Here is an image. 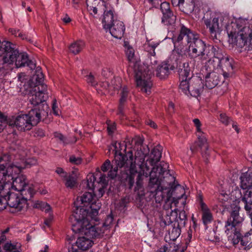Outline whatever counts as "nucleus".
Masks as SVG:
<instances>
[{
	"label": "nucleus",
	"mask_w": 252,
	"mask_h": 252,
	"mask_svg": "<svg viewBox=\"0 0 252 252\" xmlns=\"http://www.w3.org/2000/svg\"><path fill=\"white\" fill-rule=\"evenodd\" d=\"M202 211V219L205 225L210 223L213 220V216L210 210L207 207V206H200Z\"/></svg>",
	"instance_id": "e433bc0d"
},
{
	"label": "nucleus",
	"mask_w": 252,
	"mask_h": 252,
	"mask_svg": "<svg viewBox=\"0 0 252 252\" xmlns=\"http://www.w3.org/2000/svg\"><path fill=\"white\" fill-rule=\"evenodd\" d=\"M213 52L212 60H215V59H216L217 61H215V63L218 64V62L221 61L225 56L223 55L222 50L218 46H213Z\"/></svg>",
	"instance_id": "a19ab883"
},
{
	"label": "nucleus",
	"mask_w": 252,
	"mask_h": 252,
	"mask_svg": "<svg viewBox=\"0 0 252 252\" xmlns=\"http://www.w3.org/2000/svg\"><path fill=\"white\" fill-rule=\"evenodd\" d=\"M241 187L244 189H248L252 187V172L242 174L240 177Z\"/></svg>",
	"instance_id": "c756f323"
},
{
	"label": "nucleus",
	"mask_w": 252,
	"mask_h": 252,
	"mask_svg": "<svg viewBox=\"0 0 252 252\" xmlns=\"http://www.w3.org/2000/svg\"><path fill=\"white\" fill-rule=\"evenodd\" d=\"M128 94V89L125 86L123 88L120 94L121 98L119 100V105L118 107L119 114H123V110L124 108V104L125 102L126 101Z\"/></svg>",
	"instance_id": "473e14b6"
},
{
	"label": "nucleus",
	"mask_w": 252,
	"mask_h": 252,
	"mask_svg": "<svg viewBox=\"0 0 252 252\" xmlns=\"http://www.w3.org/2000/svg\"><path fill=\"white\" fill-rule=\"evenodd\" d=\"M229 198V197L228 194L225 193H220L219 195L218 199L220 203L224 204L225 202L228 201Z\"/></svg>",
	"instance_id": "13d9d810"
},
{
	"label": "nucleus",
	"mask_w": 252,
	"mask_h": 252,
	"mask_svg": "<svg viewBox=\"0 0 252 252\" xmlns=\"http://www.w3.org/2000/svg\"><path fill=\"white\" fill-rule=\"evenodd\" d=\"M92 0H86V4L87 9L89 11H92L94 14L97 13V9L96 6V3H92Z\"/></svg>",
	"instance_id": "3c124183"
},
{
	"label": "nucleus",
	"mask_w": 252,
	"mask_h": 252,
	"mask_svg": "<svg viewBox=\"0 0 252 252\" xmlns=\"http://www.w3.org/2000/svg\"><path fill=\"white\" fill-rule=\"evenodd\" d=\"M54 137L59 139L61 141L63 142L64 145L74 143L77 141V138L75 136L74 137L73 140H70L66 138L62 133L58 132H55L54 133Z\"/></svg>",
	"instance_id": "de8ad7c7"
},
{
	"label": "nucleus",
	"mask_w": 252,
	"mask_h": 252,
	"mask_svg": "<svg viewBox=\"0 0 252 252\" xmlns=\"http://www.w3.org/2000/svg\"><path fill=\"white\" fill-rule=\"evenodd\" d=\"M112 146L114 147L115 151V161L116 166L113 167L111 165V162L109 159H107L102 164L101 166V170L103 172H106L109 169L110 171L108 172V175L111 179H114L117 176L119 180V176L121 175V173L125 172V171H121L120 174H118V167L122 168L123 167L127 166L128 164L132 163V155L129 156L130 159H128L126 155H123L121 152H120L118 155L117 153L118 151L119 148H120L121 143L117 142H113L112 143Z\"/></svg>",
	"instance_id": "20e7f679"
},
{
	"label": "nucleus",
	"mask_w": 252,
	"mask_h": 252,
	"mask_svg": "<svg viewBox=\"0 0 252 252\" xmlns=\"http://www.w3.org/2000/svg\"><path fill=\"white\" fill-rule=\"evenodd\" d=\"M230 232L232 234L228 236V241H231L234 245L238 244L242 238L241 233L237 230L236 227L234 230H230L229 233Z\"/></svg>",
	"instance_id": "ea45409f"
},
{
	"label": "nucleus",
	"mask_w": 252,
	"mask_h": 252,
	"mask_svg": "<svg viewBox=\"0 0 252 252\" xmlns=\"http://www.w3.org/2000/svg\"><path fill=\"white\" fill-rule=\"evenodd\" d=\"M232 27H236L238 28V31H231L228 32L229 39H231V43H235L236 45L240 48L243 47L247 45L248 42L250 43V39L252 32L249 27H238V22L233 24ZM228 32V30H227Z\"/></svg>",
	"instance_id": "1a4fd4ad"
},
{
	"label": "nucleus",
	"mask_w": 252,
	"mask_h": 252,
	"mask_svg": "<svg viewBox=\"0 0 252 252\" xmlns=\"http://www.w3.org/2000/svg\"><path fill=\"white\" fill-rule=\"evenodd\" d=\"M190 64L191 62L186 61L179 65L178 74L180 82L193 77L192 67L190 66Z\"/></svg>",
	"instance_id": "4be33fe9"
},
{
	"label": "nucleus",
	"mask_w": 252,
	"mask_h": 252,
	"mask_svg": "<svg viewBox=\"0 0 252 252\" xmlns=\"http://www.w3.org/2000/svg\"><path fill=\"white\" fill-rule=\"evenodd\" d=\"M10 158L9 156L3 155L0 157V178L2 177L8 178L12 177V172H18L17 164L10 163Z\"/></svg>",
	"instance_id": "2eb2a0df"
},
{
	"label": "nucleus",
	"mask_w": 252,
	"mask_h": 252,
	"mask_svg": "<svg viewBox=\"0 0 252 252\" xmlns=\"http://www.w3.org/2000/svg\"><path fill=\"white\" fill-rule=\"evenodd\" d=\"M47 86L42 85L40 87L34 86L30 91L29 96V101L33 107L40 104H46L44 103L48 97L47 94Z\"/></svg>",
	"instance_id": "ddd939ff"
},
{
	"label": "nucleus",
	"mask_w": 252,
	"mask_h": 252,
	"mask_svg": "<svg viewBox=\"0 0 252 252\" xmlns=\"http://www.w3.org/2000/svg\"><path fill=\"white\" fill-rule=\"evenodd\" d=\"M29 121L28 116L27 114H20L14 118L13 121H10L9 125L16 126L17 129L20 131L30 130L32 126V123Z\"/></svg>",
	"instance_id": "aec40b11"
},
{
	"label": "nucleus",
	"mask_w": 252,
	"mask_h": 252,
	"mask_svg": "<svg viewBox=\"0 0 252 252\" xmlns=\"http://www.w3.org/2000/svg\"><path fill=\"white\" fill-rule=\"evenodd\" d=\"M193 122L195 126L196 127L197 132L198 133L202 132L201 130V124L200 123V120L198 119H193Z\"/></svg>",
	"instance_id": "e2e57ef3"
},
{
	"label": "nucleus",
	"mask_w": 252,
	"mask_h": 252,
	"mask_svg": "<svg viewBox=\"0 0 252 252\" xmlns=\"http://www.w3.org/2000/svg\"><path fill=\"white\" fill-rule=\"evenodd\" d=\"M6 56H7L9 64L15 63L17 67L27 66L31 70H33L36 67L35 63L33 61L29 59L28 54L25 52L19 53L14 44L12 47V49L6 53Z\"/></svg>",
	"instance_id": "6e6552de"
},
{
	"label": "nucleus",
	"mask_w": 252,
	"mask_h": 252,
	"mask_svg": "<svg viewBox=\"0 0 252 252\" xmlns=\"http://www.w3.org/2000/svg\"><path fill=\"white\" fill-rule=\"evenodd\" d=\"M232 59H229L228 57H225L222 60L218 62V64H215L216 66H220L222 70H226V71H233V66L232 64Z\"/></svg>",
	"instance_id": "7c9ffc66"
},
{
	"label": "nucleus",
	"mask_w": 252,
	"mask_h": 252,
	"mask_svg": "<svg viewBox=\"0 0 252 252\" xmlns=\"http://www.w3.org/2000/svg\"><path fill=\"white\" fill-rule=\"evenodd\" d=\"M86 77L88 83L90 84L92 86H94L96 85V82L95 81L94 78L91 73H90L89 75L86 76Z\"/></svg>",
	"instance_id": "052dcab7"
},
{
	"label": "nucleus",
	"mask_w": 252,
	"mask_h": 252,
	"mask_svg": "<svg viewBox=\"0 0 252 252\" xmlns=\"http://www.w3.org/2000/svg\"><path fill=\"white\" fill-rule=\"evenodd\" d=\"M203 50V51L199 54L198 57L202 60H208V63L206 64L208 65H212L215 63V61L212 60V55L213 52V45L210 44H206L205 47Z\"/></svg>",
	"instance_id": "b1692460"
},
{
	"label": "nucleus",
	"mask_w": 252,
	"mask_h": 252,
	"mask_svg": "<svg viewBox=\"0 0 252 252\" xmlns=\"http://www.w3.org/2000/svg\"><path fill=\"white\" fill-rule=\"evenodd\" d=\"M198 141L195 142L190 147V150L192 152H195L199 149H200L202 152L203 157L206 158L205 162H208V158L209 157V152H208V144L207 142V139L204 136V133L202 132L197 134Z\"/></svg>",
	"instance_id": "a211bd4d"
},
{
	"label": "nucleus",
	"mask_w": 252,
	"mask_h": 252,
	"mask_svg": "<svg viewBox=\"0 0 252 252\" xmlns=\"http://www.w3.org/2000/svg\"><path fill=\"white\" fill-rule=\"evenodd\" d=\"M169 165L167 163L162 161L158 165L152 168L149 172V182L148 185L149 191L155 196V199L157 202V196L162 197L163 199L164 193L167 194L166 200H169L172 193L179 187L182 191L180 196H175L172 198V203L175 205L180 203L181 205L186 204L187 196L185 194V190L179 184H176L175 177L170 173L168 169Z\"/></svg>",
	"instance_id": "f257e3e1"
},
{
	"label": "nucleus",
	"mask_w": 252,
	"mask_h": 252,
	"mask_svg": "<svg viewBox=\"0 0 252 252\" xmlns=\"http://www.w3.org/2000/svg\"><path fill=\"white\" fill-rule=\"evenodd\" d=\"M69 161L72 163L76 165H79L81 164L82 162V159L79 157H75L74 155H72L69 158Z\"/></svg>",
	"instance_id": "bf43d9fd"
},
{
	"label": "nucleus",
	"mask_w": 252,
	"mask_h": 252,
	"mask_svg": "<svg viewBox=\"0 0 252 252\" xmlns=\"http://www.w3.org/2000/svg\"><path fill=\"white\" fill-rule=\"evenodd\" d=\"M196 201L199 204V205H206L203 202V196L202 193L200 191L198 192L196 195Z\"/></svg>",
	"instance_id": "0e129e2a"
},
{
	"label": "nucleus",
	"mask_w": 252,
	"mask_h": 252,
	"mask_svg": "<svg viewBox=\"0 0 252 252\" xmlns=\"http://www.w3.org/2000/svg\"><path fill=\"white\" fill-rule=\"evenodd\" d=\"M203 89V84L201 79L194 76L180 82L179 85V89L183 93L195 97L200 95Z\"/></svg>",
	"instance_id": "9d476101"
},
{
	"label": "nucleus",
	"mask_w": 252,
	"mask_h": 252,
	"mask_svg": "<svg viewBox=\"0 0 252 252\" xmlns=\"http://www.w3.org/2000/svg\"><path fill=\"white\" fill-rule=\"evenodd\" d=\"M162 14L163 16L161 18V21L162 23L166 25H171L175 22L176 17L174 15L172 10L163 13Z\"/></svg>",
	"instance_id": "4c0bfd02"
},
{
	"label": "nucleus",
	"mask_w": 252,
	"mask_h": 252,
	"mask_svg": "<svg viewBox=\"0 0 252 252\" xmlns=\"http://www.w3.org/2000/svg\"><path fill=\"white\" fill-rule=\"evenodd\" d=\"M56 172L59 174L60 176L62 178L66 177V174H67L66 172H65L62 168L58 167L56 170Z\"/></svg>",
	"instance_id": "69168bd1"
},
{
	"label": "nucleus",
	"mask_w": 252,
	"mask_h": 252,
	"mask_svg": "<svg viewBox=\"0 0 252 252\" xmlns=\"http://www.w3.org/2000/svg\"><path fill=\"white\" fill-rule=\"evenodd\" d=\"M23 208V206H3L0 208V210H8L12 213L21 211Z\"/></svg>",
	"instance_id": "09e8293b"
},
{
	"label": "nucleus",
	"mask_w": 252,
	"mask_h": 252,
	"mask_svg": "<svg viewBox=\"0 0 252 252\" xmlns=\"http://www.w3.org/2000/svg\"><path fill=\"white\" fill-rule=\"evenodd\" d=\"M74 206L69 217L72 231L75 233L84 234L93 240L103 237L105 232L97 217L99 206L96 208H93V206Z\"/></svg>",
	"instance_id": "f03ea898"
},
{
	"label": "nucleus",
	"mask_w": 252,
	"mask_h": 252,
	"mask_svg": "<svg viewBox=\"0 0 252 252\" xmlns=\"http://www.w3.org/2000/svg\"><path fill=\"white\" fill-rule=\"evenodd\" d=\"M242 201L245 205H252V192L249 191L248 194L246 193L242 198Z\"/></svg>",
	"instance_id": "5fc2aeb1"
},
{
	"label": "nucleus",
	"mask_w": 252,
	"mask_h": 252,
	"mask_svg": "<svg viewBox=\"0 0 252 252\" xmlns=\"http://www.w3.org/2000/svg\"><path fill=\"white\" fill-rule=\"evenodd\" d=\"M125 47V52L128 61L130 62H133L134 57V50L128 42H124Z\"/></svg>",
	"instance_id": "49530a36"
},
{
	"label": "nucleus",
	"mask_w": 252,
	"mask_h": 252,
	"mask_svg": "<svg viewBox=\"0 0 252 252\" xmlns=\"http://www.w3.org/2000/svg\"><path fill=\"white\" fill-rule=\"evenodd\" d=\"M44 80V75L41 71V68L38 66L36 68L35 73L33 74L31 81L32 82L31 87L32 84L34 86H39L41 88V86L45 85L43 83Z\"/></svg>",
	"instance_id": "bb28decb"
},
{
	"label": "nucleus",
	"mask_w": 252,
	"mask_h": 252,
	"mask_svg": "<svg viewBox=\"0 0 252 252\" xmlns=\"http://www.w3.org/2000/svg\"><path fill=\"white\" fill-rule=\"evenodd\" d=\"M49 110V108L47 104L33 107L27 114L32 126L36 125L42 119L45 118L48 116Z\"/></svg>",
	"instance_id": "4468645a"
},
{
	"label": "nucleus",
	"mask_w": 252,
	"mask_h": 252,
	"mask_svg": "<svg viewBox=\"0 0 252 252\" xmlns=\"http://www.w3.org/2000/svg\"><path fill=\"white\" fill-rule=\"evenodd\" d=\"M162 147L158 145L155 147L151 151L150 158L152 164L158 162L161 157Z\"/></svg>",
	"instance_id": "72a5a7b5"
},
{
	"label": "nucleus",
	"mask_w": 252,
	"mask_h": 252,
	"mask_svg": "<svg viewBox=\"0 0 252 252\" xmlns=\"http://www.w3.org/2000/svg\"><path fill=\"white\" fill-rule=\"evenodd\" d=\"M97 176H99V179L97 181V183L101 184L102 187L98 189L101 192L103 190V188L106 186L108 184L107 177L104 174H102L99 168H97L94 174H88L86 177V179L82 181L81 185L83 188L90 190H94V182L96 180Z\"/></svg>",
	"instance_id": "f8f14e48"
},
{
	"label": "nucleus",
	"mask_w": 252,
	"mask_h": 252,
	"mask_svg": "<svg viewBox=\"0 0 252 252\" xmlns=\"http://www.w3.org/2000/svg\"><path fill=\"white\" fill-rule=\"evenodd\" d=\"M7 61L8 60L6 55H0V73L4 71L5 64H9V62Z\"/></svg>",
	"instance_id": "8fccbe9b"
},
{
	"label": "nucleus",
	"mask_w": 252,
	"mask_h": 252,
	"mask_svg": "<svg viewBox=\"0 0 252 252\" xmlns=\"http://www.w3.org/2000/svg\"><path fill=\"white\" fill-rule=\"evenodd\" d=\"M96 197L94 193L89 192H85L81 197L77 196L76 200L73 203V205H76L80 201L81 204L88 203V205H95Z\"/></svg>",
	"instance_id": "393cba45"
},
{
	"label": "nucleus",
	"mask_w": 252,
	"mask_h": 252,
	"mask_svg": "<svg viewBox=\"0 0 252 252\" xmlns=\"http://www.w3.org/2000/svg\"><path fill=\"white\" fill-rule=\"evenodd\" d=\"M206 73L205 76V86L209 89H212L217 86L220 82V80L219 74L214 71L215 64H213L212 67L209 65L204 66Z\"/></svg>",
	"instance_id": "dca6fc26"
},
{
	"label": "nucleus",
	"mask_w": 252,
	"mask_h": 252,
	"mask_svg": "<svg viewBox=\"0 0 252 252\" xmlns=\"http://www.w3.org/2000/svg\"><path fill=\"white\" fill-rule=\"evenodd\" d=\"M75 244L80 250L86 251L93 246L94 242L85 235L78 237Z\"/></svg>",
	"instance_id": "a878e982"
},
{
	"label": "nucleus",
	"mask_w": 252,
	"mask_h": 252,
	"mask_svg": "<svg viewBox=\"0 0 252 252\" xmlns=\"http://www.w3.org/2000/svg\"><path fill=\"white\" fill-rule=\"evenodd\" d=\"M196 32L188 28L183 24L180 27L179 34L172 37V41L175 48L181 51L189 43Z\"/></svg>",
	"instance_id": "9b49d317"
},
{
	"label": "nucleus",
	"mask_w": 252,
	"mask_h": 252,
	"mask_svg": "<svg viewBox=\"0 0 252 252\" xmlns=\"http://www.w3.org/2000/svg\"><path fill=\"white\" fill-rule=\"evenodd\" d=\"M172 3L174 6H183L186 2V0H171Z\"/></svg>",
	"instance_id": "680f3d73"
},
{
	"label": "nucleus",
	"mask_w": 252,
	"mask_h": 252,
	"mask_svg": "<svg viewBox=\"0 0 252 252\" xmlns=\"http://www.w3.org/2000/svg\"><path fill=\"white\" fill-rule=\"evenodd\" d=\"M132 155L131 152H129L126 155L127 156L128 159H130L129 156ZM147 154L142 153V152H138L135 156V159L133 163V155H132V163L128 165L127 167L130 165L129 173L127 172L121 173V175L119 176L121 183H123L125 186H128V188L131 189L134 183V178L136 177L135 190L138 191L139 195L144 194L143 188V177H148L149 176V172L140 171L138 172L136 169V165L139 166L140 168L143 169V166L145 162V158Z\"/></svg>",
	"instance_id": "7ed1b4c3"
},
{
	"label": "nucleus",
	"mask_w": 252,
	"mask_h": 252,
	"mask_svg": "<svg viewBox=\"0 0 252 252\" xmlns=\"http://www.w3.org/2000/svg\"><path fill=\"white\" fill-rule=\"evenodd\" d=\"M3 249L6 251H11L15 249V246L13 245L11 243H7L4 244Z\"/></svg>",
	"instance_id": "338daca9"
},
{
	"label": "nucleus",
	"mask_w": 252,
	"mask_h": 252,
	"mask_svg": "<svg viewBox=\"0 0 252 252\" xmlns=\"http://www.w3.org/2000/svg\"><path fill=\"white\" fill-rule=\"evenodd\" d=\"M107 130L109 134H112L116 128V124L115 122H111V121H107Z\"/></svg>",
	"instance_id": "6e6d98bb"
},
{
	"label": "nucleus",
	"mask_w": 252,
	"mask_h": 252,
	"mask_svg": "<svg viewBox=\"0 0 252 252\" xmlns=\"http://www.w3.org/2000/svg\"><path fill=\"white\" fill-rule=\"evenodd\" d=\"M37 163V160L34 158L27 159L25 161L21 164H17V171L18 172H21L22 170L26 168L30 167L32 165Z\"/></svg>",
	"instance_id": "37998d69"
},
{
	"label": "nucleus",
	"mask_w": 252,
	"mask_h": 252,
	"mask_svg": "<svg viewBox=\"0 0 252 252\" xmlns=\"http://www.w3.org/2000/svg\"><path fill=\"white\" fill-rule=\"evenodd\" d=\"M7 124L6 117L0 111V132L4 129Z\"/></svg>",
	"instance_id": "864d4df0"
},
{
	"label": "nucleus",
	"mask_w": 252,
	"mask_h": 252,
	"mask_svg": "<svg viewBox=\"0 0 252 252\" xmlns=\"http://www.w3.org/2000/svg\"><path fill=\"white\" fill-rule=\"evenodd\" d=\"M163 210L160 214L162 218L165 217L164 223L166 225H169L175 221L180 223V226L184 227L187 220V214L184 208L180 211L177 209H172V206H162Z\"/></svg>",
	"instance_id": "0eeeda50"
},
{
	"label": "nucleus",
	"mask_w": 252,
	"mask_h": 252,
	"mask_svg": "<svg viewBox=\"0 0 252 252\" xmlns=\"http://www.w3.org/2000/svg\"><path fill=\"white\" fill-rule=\"evenodd\" d=\"M240 209L239 206H234L232 208V210L231 212L230 217L228 219L225 224V233L227 235L229 234L230 230H234L236 225L242 220V218L239 216Z\"/></svg>",
	"instance_id": "6ab92c4d"
},
{
	"label": "nucleus",
	"mask_w": 252,
	"mask_h": 252,
	"mask_svg": "<svg viewBox=\"0 0 252 252\" xmlns=\"http://www.w3.org/2000/svg\"><path fill=\"white\" fill-rule=\"evenodd\" d=\"M78 176L75 171L72 172L68 175L66 174V177H64L63 179L65 181V186L67 188L72 189L77 184Z\"/></svg>",
	"instance_id": "2f4dec72"
},
{
	"label": "nucleus",
	"mask_w": 252,
	"mask_h": 252,
	"mask_svg": "<svg viewBox=\"0 0 252 252\" xmlns=\"http://www.w3.org/2000/svg\"><path fill=\"white\" fill-rule=\"evenodd\" d=\"M222 17H215L204 20L206 28L209 29L210 35L213 39H217V35L220 34L222 30L223 24L221 22Z\"/></svg>",
	"instance_id": "f3484780"
},
{
	"label": "nucleus",
	"mask_w": 252,
	"mask_h": 252,
	"mask_svg": "<svg viewBox=\"0 0 252 252\" xmlns=\"http://www.w3.org/2000/svg\"><path fill=\"white\" fill-rule=\"evenodd\" d=\"M206 44L205 42L200 38L199 34L196 33L194 37L188 44L189 49L196 58L203 51V50L205 47Z\"/></svg>",
	"instance_id": "412c9836"
},
{
	"label": "nucleus",
	"mask_w": 252,
	"mask_h": 252,
	"mask_svg": "<svg viewBox=\"0 0 252 252\" xmlns=\"http://www.w3.org/2000/svg\"><path fill=\"white\" fill-rule=\"evenodd\" d=\"M106 29L109 30L110 33L113 37L121 39L124 35L125 27L123 22L119 20H115L113 24Z\"/></svg>",
	"instance_id": "5701e85b"
},
{
	"label": "nucleus",
	"mask_w": 252,
	"mask_h": 252,
	"mask_svg": "<svg viewBox=\"0 0 252 252\" xmlns=\"http://www.w3.org/2000/svg\"><path fill=\"white\" fill-rule=\"evenodd\" d=\"M220 120L224 125L227 126L232 121L231 119L228 117L225 113H221L220 115Z\"/></svg>",
	"instance_id": "603ef678"
},
{
	"label": "nucleus",
	"mask_w": 252,
	"mask_h": 252,
	"mask_svg": "<svg viewBox=\"0 0 252 252\" xmlns=\"http://www.w3.org/2000/svg\"><path fill=\"white\" fill-rule=\"evenodd\" d=\"M114 21H115L114 20V14L112 10H105L102 20L104 28L106 29L107 28H109L110 26L112 25Z\"/></svg>",
	"instance_id": "f704fd0d"
},
{
	"label": "nucleus",
	"mask_w": 252,
	"mask_h": 252,
	"mask_svg": "<svg viewBox=\"0 0 252 252\" xmlns=\"http://www.w3.org/2000/svg\"><path fill=\"white\" fill-rule=\"evenodd\" d=\"M110 210V214L107 216L106 218L105 219L103 223H100V226L102 228H103L104 232L105 230L108 229L110 228V226L114 220V215L112 213L113 209L111 208Z\"/></svg>",
	"instance_id": "c03bdc74"
},
{
	"label": "nucleus",
	"mask_w": 252,
	"mask_h": 252,
	"mask_svg": "<svg viewBox=\"0 0 252 252\" xmlns=\"http://www.w3.org/2000/svg\"><path fill=\"white\" fill-rule=\"evenodd\" d=\"M34 208L44 209L46 213H48V217L44 220V224L49 227L53 220L54 216L51 210V206H33Z\"/></svg>",
	"instance_id": "c9c22d12"
},
{
	"label": "nucleus",
	"mask_w": 252,
	"mask_h": 252,
	"mask_svg": "<svg viewBox=\"0 0 252 252\" xmlns=\"http://www.w3.org/2000/svg\"><path fill=\"white\" fill-rule=\"evenodd\" d=\"M181 10L187 14H190L192 13L195 8L194 0H186V2L182 7Z\"/></svg>",
	"instance_id": "79ce46f5"
},
{
	"label": "nucleus",
	"mask_w": 252,
	"mask_h": 252,
	"mask_svg": "<svg viewBox=\"0 0 252 252\" xmlns=\"http://www.w3.org/2000/svg\"><path fill=\"white\" fill-rule=\"evenodd\" d=\"M154 69L151 65L143 64L135 70V77L138 87L146 94L151 93L153 83L151 81L153 75Z\"/></svg>",
	"instance_id": "423d86ee"
},
{
	"label": "nucleus",
	"mask_w": 252,
	"mask_h": 252,
	"mask_svg": "<svg viewBox=\"0 0 252 252\" xmlns=\"http://www.w3.org/2000/svg\"><path fill=\"white\" fill-rule=\"evenodd\" d=\"M158 45V44L155 43L153 41H147L144 44L143 47L144 50L148 52L151 56H154L156 55L155 50Z\"/></svg>",
	"instance_id": "a18cd8bd"
},
{
	"label": "nucleus",
	"mask_w": 252,
	"mask_h": 252,
	"mask_svg": "<svg viewBox=\"0 0 252 252\" xmlns=\"http://www.w3.org/2000/svg\"><path fill=\"white\" fill-rule=\"evenodd\" d=\"M12 177L7 178V179L12 180V188L15 190L21 192L22 197L20 198L17 196V203L15 205H20L22 203H27L28 200H30L33 195V189L29 187L27 178L25 175L19 174L14 177L13 172Z\"/></svg>",
	"instance_id": "39448f33"
},
{
	"label": "nucleus",
	"mask_w": 252,
	"mask_h": 252,
	"mask_svg": "<svg viewBox=\"0 0 252 252\" xmlns=\"http://www.w3.org/2000/svg\"><path fill=\"white\" fill-rule=\"evenodd\" d=\"M159 4L162 13L171 10L170 9V4L168 2H163L159 3Z\"/></svg>",
	"instance_id": "4d7b16f0"
},
{
	"label": "nucleus",
	"mask_w": 252,
	"mask_h": 252,
	"mask_svg": "<svg viewBox=\"0 0 252 252\" xmlns=\"http://www.w3.org/2000/svg\"><path fill=\"white\" fill-rule=\"evenodd\" d=\"M85 43L82 41L79 40L72 43L69 47L70 52L74 55L80 53L83 49Z\"/></svg>",
	"instance_id": "58836bf2"
},
{
	"label": "nucleus",
	"mask_w": 252,
	"mask_h": 252,
	"mask_svg": "<svg viewBox=\"0 0 252 252\" xmlns=\"http://www.w3.org/2000/svg\"><path fill=\"white\" fill-rule=\"evenodd\" d=\"M171 224V228L169 229L168 234L170 240L172 241H174L180 235L181 233V227L183 226H180V223L177 221L173 222Z\"/></svg>",
	"instance_id": "cd10ccee"
},
{
	"label": "nucleus",
	"mask_w": 252,
	"mask_h": 252,
	"mask_svg": "<svg viewBox=\"0 0 252 252\" xmlns=\"http://www.w3.org/2000/svg\"><path fill=\"white\" fill-rule=\"evenodd\" d=\"M252 206H245V209L247 211V214H249L251 219V225L252 226Z\"/></svg>",
	"instance_id": "774afa93"
},
{
	"label": "nucleus",
	"mask_w": 252,
	"mask_h": 252,
	"mask_svg": "<svg viewBox=\"0 0 252 252\" xmlns=\"http://www.w3.org/2000/svg\"><path fill=\"white\" fill-rule=\"evenodd\" d=\"M169 64L162 63L156 69V76L160 79H165L169 74Z\"/></svg>",
	"instance_id": "c85d7f7f"
}]
</instances>
